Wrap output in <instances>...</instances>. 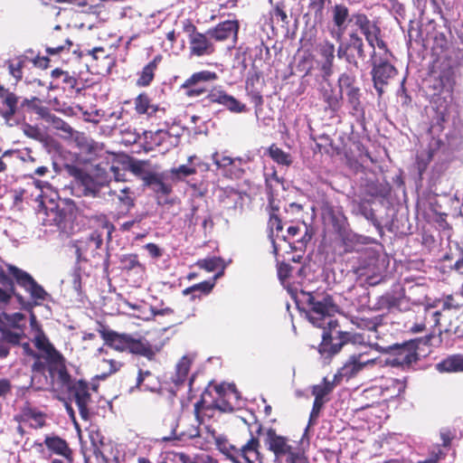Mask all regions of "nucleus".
Instances as JSON below:
<instances>
[{"label":"nucleus","mask_w":463,"mask_h":463,"mask_svg":"<svg viewBox=\"0 0 463 463\" xmlns=\"http://www.w3.org/2000/svg\"><path fill=\"white\" fill-rule=\"evenodd\" d=\"M298 298L309 307L307 314L309 322L323 329L318 351L325 360H330L350 344L352 337L350 333L337 330L338 322L334 318L338 311L337 305L329 294L320 291L301 290Z\"/></svg>","instance_id":"nucleus-1"},{"label":"nucleus","mask_w":463,"mask_h":463,"mask_svg":"<svg viewBox=\"0 0 463 463\" xmlns=\"http://www.w3.org/2000/svg\"><path fill=\"white\" fill-rule=\"evenodd\" d=\"M432 335L425 337L411 339L402 344H394L386 347L375 345L376 349L383 353H392L395 357L387 358L384 362L386 365L409 367L420 357L425 356L430 352V342Z\"/></svg>","instance_id":"nucleus-2"},{"label":"nucleus","mask_w":463,"mask_h":463,"mask_svg":"<svg viewBox=\"0 0 463 463\" xmlns=\"http://www.w3.org/2000/svg\"><path fill=\"white\" fill-rule=\"evenodd\" d=\"M6 267L15 283L29 294V298L23 297L20 293L16 295V300L23 309L32 311L34 307L41 306L44 301L52 298L51 295L27 271L12 264Z\"/></svg>","instance_id":"nucleus-3"},{"label":"nucleus","mask_w":463,"mask_h":463,"mask_svg":"<svg viewBox=\"0 0 463 463\" xmlns=\"http://www.w3.org/2000/svg\"><path fill=\"white\" fill-rule=\"evenodd\" d=\"M106 345L120 352L128 351L131 354L142 355L152 360L156 351L144 338L136 339L128 334H118L116 331L102 328L99 330Z\"/></svg>","instance_id":"nucleus-4"},{"label":"nucleus","mask_w":463,"mask_h":463,"mask_svg":"<svg viewBox=\"0 0 463 463\" xmlns=\"http://www.w3.org/2000/svg\"><path fill=\"white\" fill-rule=\"evenodd\" d=\"M34 345L41 353L40 355L48 364V372L52 382L59 377L63 382L69 379V373L65 366L63 356L54 348L43 331H39L34 337Z\"/></svg>","instance_id":"nucleus-5"},{"label":"nucleus","mask_w":463,"mask_h":463,"mask_svg":"<svg viewBox=\"0 0 463 463\" xmlns=\"http://www.w3.org/2000/svg\"><path fill=\"white\" fill-rule=\"evenodd\" d=\"M65 167L68 174L75 178L73 194L79 197L99 196L100 184L90 175L75 165H66Z\"/></svg>","instance_id":"nucleus-6"},{"label":"nucleus","mask_w":463,"mask_h":463,"mask_svg":"<svg viewBox=\"0 0 463 463\" xmlns=\"http://www.w3.org/2000/svg\"><path fill=\"white\" fill-rule=\"evenodd\" d=\"M54 381L68 389L70 394L74 398L81 418L88 420L90 419L88 404L90 402L88 383L82 380L73 381L70 374L67 382H63L59 377H55Z\"/></svg>","instance_id":"nucleus-7"},{"label":"nucleus","mask_w":463,"mask_h":463,"mask_svg":"<svg viewBox=\"0 0 463 463\" xmlns=\"http://www.w3.org/2000/svg\"><path fill=\"white\" fill-rule=\"evenodd\" d=\"M338 84L341 92L346 96L350 114L356 118H364V109L361 101L362 93L360 88L354 84V78L347 74H342L338 79Z\"/></svg>","instance_id":"nucleus-8"},{"label":"nucleus","mask_w":463,"mask_h":463,"mask_svg":"<svg viewBox=\"0 0 463 463\" xmlns=\"http://www.w3.org/2000/svg\"><path fill=\"white\" fill-rule=\"evenodd\" d=\"M264 443L275 454L277 459L284 458L286 463H290V458L302 454L297 448L290 446L286 438L278 435L272 429L267 430Z\"/></svg>","instance_id":"nucleus-9"},{"label":"nucleus","mask_w":463,"mask_h":463,"mask_svg":"<svg viewBox=\"0 0 463 463\" xmlns=\"http://www.w3.org/2000/svg\"><path fill=\"white\" fill-rule=\"evenodd\" d=\"M217 79L215 72L202 71L194 73L182 85L181 90L188 98H199L208 91L206 83Z\"/></svg>","instance_id":"nucleus-10"},{"label":"nucleus","mask_w":463,"mask_h":463,"mask_svg":"<svg viewBox=\"0 0 463 463\" xmlns=\"http://www.w3.org/2000/svg\"><path fill=\"white\" fill-rule=\"evenodd\" d=\"M102 239L97 232H92L85 239L77 240L73 243L75 249L76 261L78 263L86 262L89 257H95L98 254V250L102 245Z\"/></svg>","instance_id":"nucleus-11"},{"label":"nucleus","mask_w":463,"mask_h":463,"mask_svg":"<svg viewBox=\"0 0 463 463\" xmlns=\"http://www.w3.org/2000/svg\"><path fill=\"white\" fill-rule=\"evenodd\" d=\"M239 30L240 22L234 18L221 22L214 27L208 29L207 34L214 42H224L232 39V46H234L238 41Z\"/></svg>","instance_id":"nucleus-12"},{"label":"nucleus","mask_w":463,"mask_h":463,"mask_svg":"<svg viewBox=\"0 0 463 463\" xmlns=\"http://www.w3.org/2000/svg\"><path fill=\"white\" fill-rule=\"evenodd\" d=\"M330 18L333 25L332 33L340 39L346 32L354 15L350 14V10L345 4L340 3L332 6Z\"/></svg>","instance_id":"nucleus-13"},{"label":"nucleus","mask_w":463,"mask_h":463,"mask_svg":"<svg viewBox=\"0 0 463 463\" xmlns=\"http://www.w3.org/2000/svg\"><path fill=\"white\" fill-rule=\"evenodd\" d=\"M365 353L354 354L349 356L347 361L338 370L335 376L345 378L346 380L354 377L368 364H374L376 359H365Z\"/></svg>","instance_id":"nucleus-14"},{"label":"nucleus","mask_w":463,"mask_h":463,"mask_svg":"<svg viewBox=\"0 0 463 463\" xmlns=\"http://www.w3.org/2000/svg\"><path fill=\"white\" fill-rule=\"evenodd\" d=\"M144 185L151 189L156 194L169 195L173 192L172 182L166 171L154 172L145 178Z\"/></svg>","instance_id":"nucleus-15"},{"label":"nucleus","mask_w":463,"mask_h":463,"mask_svg":"<svg viewBox=\"0 0 463 463\" xmlns=\"http://www.w3.org/2000/svg\"><path fill=\"white\" fill-rule=\"evenodd\" d=\"M214 40L211 39L207 33L194 34L189 41L191 54L195 56H208L215 52Z\"/></svg>","instance_id":"nucleus-16"},{"label":"nucleus","mask_w":463,"mask_h":463,"mask_svg":"<svg viewBox=\"0 0 463 463\" xmlns=\"http://www.w3.org/2000/svg\"><path fill=\"white\" fill-rule=\"evenodd\" d=\"M270 56L269 48L260 40L241 43L236 54V58H269Z\"/></svg>","instance_id":"nucleus-17"},{"label":"nucleus","mask_w":463,"mask_h":463,"mask_svg":"<svg viewBox=\"0 0 463 463\" xmlns=\"http://www.w3.org/2000/svg\"><path fill=\"white\" fill-rule=\"evenodd\" d=\"M456 273L463 280V260L455 263ZM463 307V281L461 289L454 295H449L446 298L436 299V308L441 307L443 310Z\"/></svg>","instance_id":"nucleus-18"},{"label":"nucleus","mask_w":463,"mask_h":463,"mask_svg":"<svg viewBox=\"0 0 463 463\" xmlns=\"http://www.w3.org/2000/svg\"><path fill=\"white\" fill-rule=\"evenodd\" d=\"M206 98L210 102L221 104L232 112L239 113L245 110L244 104L220 89L212 90Z\"/></svg>","instance_id":"nucleus-19"},{"label":"nucleus","mask_w":463,"mask_h":463,"mask_svg":"<svg viewBox=\"0 0 463 463\" xmlns=\"http://www.w3.org/2000/svg\"><path fill=\"white\" fill-rule=\"evenodd\" d=\"M363 40L356 33L350 35L349 42L340 45L337 51L338 58H362L364 56Z\"/></svg>","instance_id":"nucleus-20"},{"label":"nucleus","mask_w":463,"mask_h":463,"mask_svg":"<svg viewBox=\"0 0 463 463\" xmlns=\"http://www.w3.org/2000/svg\"><path fill=\"white\" fill-rule=\"evenodd\" d=\"M0 99L2 104L7 108L5 110H1L0 114L5 118V123L12 126L10 121L16 113L18 97L0 85Z\"/></svg>","instance_id":"nucleus-21"},{"label":"nucleus","mask_w":463,"mask_h":463,"mask_svg":"<svg viewBox=\"0 0 463 463\" xmlns=\"http://www.w3.org/2000/svg\"><path fill=\"white\" fill-rule=\"evenodd\" d=\"M43 218V224L45 226H55L58 230L64 231L66 229L67 213L63 209H60L58 205L46 208Z\"/></svg>","instance_id":"nucleus-22"},{"label":"nucleus","mask_w":463,"mask_h":463,"mask_svg":"<svg viewBox=\"0 0 463 463\" xmlns=\"http://www.w3.org/2000/svg\"><path fill=\"white\" fill-rule=\"evenodd\" d=\"M354 19L355 24L364 34L366 41L371 40L373 37L375 38V35L381 34V28L376 23L370 21L366 14H354Z\"/></svg>","instance_id":"nucleus-23"},{"label":"nucleus","mask_w":463,"mask_h":463,"mask_svg":"<svg viewBox=\"0 0 463 463\" xmlns=\"http://www.w3.org/2000/svg\"><path fill=\"white\" fill-rule=\"evenodd\" d=\"M46 447L54 452L66 458L67 463L72 462L71 450L67 442L60 437H46L44 439Z\"/></svg>","instance_id":"nucleus-24"},{"label":"nucleus","mask_w":463,"mask_h":463,"mask_svg":"<svg viewBox=\"0 0 463 463\" xmlns=\"http://www.w3.org/2000/svg\"><path fill=\"white\" fill-rule=\"evenodd\" d=\"M373 80L379 83H388V80L396 74V69L386 60H381L379 64H374L373 71Z\"/></svg>","instance_id":"nucleus-25"},{"label":"nucleus","mask_w":463,"mask_h":463,"mask_svg":"<svg viewBox=\"0 0 463 463\" xmlns=\"http://www.w3.org/2000/svg\"><path fill=\"white\" fill-rule=\"evenodd\" d=\"M158 382L153 377L149 371H143L142 369H139L137 383L129 389V392H134L135 390L139 389L154 392L158 390Z\"/></svg>","instance_id":"nucleus-26"},{"label":"nucleus","mask_w":463,"mask_h":463,"mask_svg":"<svg viewBox=\"0 0 463 463\" xmlns=\"http://www.w3.org/2000/svg\"><path fill=\"white\" fill-rule=\"evenodd\" d=\"M1 338L5 340L10 346H16L26 337L24 329L20 326L11 327H1Z\"/></svg>","instance_id":"nucleus-27"},{"label":"nucleus","mask_w":463,"mask_h":463,"mask_svg":"<svg viewBox=\"0 0 463 463\" xmlns=\"http://www.w3.org/2000/svg\"><path fill=\"white\" fill-rule=\"evenodd\" d=\"M437 369L445 373L463 372V355L454 354L447 357L437 364Z\"/></svg>","instance_id":"nucleus-28"},{"label":"nucleus","mask_w":463,"mask_h":463,"mask_svg":"<svg viewBox=\"0 0 463 463\" xmlns=\"http://www.w3.org/2000/svg\"><path fill=\"white\" fill-rule=\"evenodd\" d=\"M259 446V439L251 436L250 439L240 449L241 457H242L247 463H255L260 456L258 450Z\"/></svg>","instance_id":"nucleus-29"},{"label":"nucleus","mask_w":463,"mask_h":463,"mask_svg":"<svg viewBox=\"0 0 463 463\" xmlns=\"http://www.w3.org/2000/svg\"><path fill=\"white\" fill-rule=\"evenodd\" d=\"M0 283L2 285V287H0L1 304H8L12 297L16 298L18 292L15 290L14 282L12 279L6 275H3L0 278Z\"/></svg>","instance_id":"nucleus-30"},{"label":"nucleus","mask_w":463,"mask_h":463,"mask_svg":"<svg viewBox=\"0 0 463 463\" xmlns=\"http://www.w3.org/2000/svg\"><path fill=\"white\" fill-rule=\"evenodd\" d=\"M192 364L191 358L184 355L181 358V360L176 364L175 374L173 377V382L175 386L179 387L183 385L187 380V375L190 370V366Z\"/></svg>","instance_id":"nucleus-31"},{"label":"nucleus","mask_w":463,"mask_h":463,"mask_svg":"<svg viewBox=\"0 0 463 463\" xmlns=\"http://www.w3.org/2000/svg\"><path fill=\"white\" fill-rule=\"evenodd\" d=\"M218 449L226 456L232 463H241L239 458L241 451L235 446L230 444L225 439L219 437L216 439Z\"/></svg>","instance_id":"nucleus-32"},{"label":"nucleus","mask_w":463,"mask_h":463,"mask_svg":"<svg viewBox=\"0 0 463 463\" xmlns=\"http://www.w3.org/2000/svg\"><path fill=\"white\" fill-rule=\"evenodd\" d=\"M455 436V430H451L449 429H441L439 430V439L442 442V448L436 451V462L442 458L450 450L451 441Z\"/></svg>","instance_id":"nucleus-33"},{"label":"nucleus","mask_w":463,"mask_h":463,"mask_svg":"<svg viewBox=\"0 0 463 463\" xmlns=\"http://www.w3.org/2000/svg\"><path fill=\"white\" fill-rule=\"evenodd\" d=\"M166 173L172 183H177L184 181L187 176L194 175L196 173V169L187 165H181L177 167L166 170Z\"/></svg>","instance_id":"nucleus-34"},{"label":"nucleus","mask_w":463,"mask_h":463,"mask_svg":"<svg viewBox=\"0 0 463 463\" xmlns=\"http://www.w3.org/2000/svg\"><path fill=\"white\" fill-rule=\"evenodd\" d=\"M367 42L373 50L371 58H386L388 55H392L386 43L381 38V34L375 35V38L373 37Z\"/></svg>","instance_id":"nucleus-35"},{"label":"nucleus","mask_w":463,"mask_h":463,"mask_svg":"<svg viewBox=\"0 0 463 463\" xmlns=\"http://www.w3.org/2000/svg\"><path fill=\"white\" fill-rule=\"evenodd\" d=\"M157 69V60H152L146 64L139 73V77L137 80V85L140 87L148 86L155 76V71Z\"/></svg>","instance_id":"nucleus-36"},{"label":"nucleus","mask_w":463,"mask_h":463,"mask_svg":"<svg viewBox=\"0 0 463 463\" xmlns=\"http://www.w3.org/2000/svg\"><path fill=\"white\" fill-rule=\"evenodd\" d=\"M213 287L214 282L205 280L192 287L186 288L183 290V295H192V299H194L195 298H200L202 295L210 293Z\"/></svg>","instance_id":"nucleus-37"},{"label":"nucleus","mask_w":463,"mask_h":463,"mask_svg":"<svg viewBox=\"0 0 463 463\" xmlns=\"http://www.w3.org/2000/svg\"><path fill=\"white\" fill-rule=\"evenodd\" d=\"M148 162L144 160H131L128 164V170L145 183V178L154 172L147 169Z\"/></svg>","instance_id":"nucleus-38"},{"label":"nucleus","mask_w":463,"mask_h":463,"mask_svg":"<svg viewBox=\"0 0 463 463\" xmlns=\"http://www.w3.org/2000/svg\"><path fill=\"white\" fill-rule=\"evenodd\" d=\"M84 271L81 267V263L75 262V265L70 274L71 278L72 288L75 290L78 296L82 293V276Z\"/></svg>","instance_id":"nucleus-39"},{"label":"nucleus","mask_w":463,"mask_h":463,"mask_svg":"<svg viewBox=\"0 0 463 463\" xmlns=\"http://www.w3.org/2000/svg\"><path fill=\"white\" fill-rule=\"evenodd\" d=\"M269 155L273 159V161L279 165L288 166L292 163L291 156L275 145H272L269 148Z\"/></svg>","instance_id":"nucleus-40"},{"label":"nucleus","mask_w":463,"mask_h":463,"mask_svg":"<svg viewBox=\"0 0 463 463\" xmlns=\"http://www.w3.org/2000/svg\"><path fill=\"white\" fill-rule=\"evenodd\" d=\"M110 194H113L117 196V199L118 200L119 203L126 207L127 210H129L131 207L134 206V197H133V192L129 187H123L121 188L118 193L117 191H113Z\"/></svg>","instance_id":"nucleus-41"},{"label":"nucleus","mask_w":463,"mask_h":463,"mask_svg":"<svg viewBox=\"0 0 463 463\" xmlns=\"http://www.w3.org/2000/svg\"><path fill=\"white\" fill-rule=\"evenodd\" d=\"M136 110L139 114H153L156 108L150 105V99L146 94H139L135 100Z\"/></svg>","instance_id":"nucleus-42"},{"label":"nucleus","mask_w":463,"mask_h":463,"mask_svg":"<svg viewBox=\"0 0 463 463\" xmlns=\"http://www.w3.org/2000/svg\"><path fill=\"white\" fill-rule=\"evenodd\" d=\"M90 197H84L76 203L75 207L77 211L81 213L86 217H92V213L98 212V203L94 201H90Z\"/></svg>","instance_id":"nucleus-43"},{"label":"nucleus","mask_w":463,"mask_h":463,"mask_svg":"<svg viewBox=\"0 0 463 463\" xmlns=\"http://www.w3.org/2000/svg\"><path fill=\"white\" fill-rule=\"evenodd\" d=\"M333 383L324 379L323 384L314 385L312 388V394L315 396V400L325 402L324 398L333 391Z\"/></svg>","instance_id":"nucleus-44"},{"label":"nucleus","mask_w":463,"mask_h":463,"mask_svg":"<svg viewBox=\"0 0 463 463\" xmlns=\"http://www.w3.org/2000/svg\"><path fill=\"white\" fill-rule=\"evenodd\" d=\"M22 130L27 137L36 141L44 142L46 139L45 134L36 126L24 123L22 126Z\"/></svg>","instance_id":"nucleus-45"},{"label":"nucleus","mask_w":463,"mask_h":463,"mask_svg":"<svg viewBox=\"0 0 463 463\" xmlns=\"http://www.w3.org/2000/svg\"><path fill=\"white\" fill-rule=\"evenodd\" d=\"M49 123H51L55 129L62 131L64 133V137L70 138L74 134L73 128L57 116H54Z\"/></svg>","instance_id":"nucleus-46"},{"label":"nucleus","mask_w":463,"mask_h":463,"mask_svg":"<svg viewBox=\"0 0 463 463\" xmlns=\"http://www.w3.org/2000/svg\"><path fill=\"white\" fill-rule=\"evenodd\" d=\"M73 46V43L70 40H65L64 44H54L52 43L46 46V52L49 55H58V54H68L71 47Z\"/></svg>","instance_id":"nucleus-47"},{"label":"nucleus","mask_w":463,"mask_h":463,"mask_svg":"<svg viewBox=\"0 0 463 463\" xmlns=\"http://www.w3.org/2000/svg\"><path fill=\"white\" fill-rule=\"evenodd\" d=\"M316 61L318 71V73H315L316 77H321L324 80H327L328 77L332 74V60H322L321 62L316 60Z\"/></svg>","instance_id":"nucleus-48"},{"label":"nucleus","mask_w":463,"mask_h":463,"mask_svg":"<svg viewBox=\"0 0 463 463\" xmlns=\"http://www.w3.org/2000/svg\"><path fill=\"white\" fill-rule=\"evenodd\" d=\"M326 5V3L308 4L309 12L316 22L322 23L325 20V8Z\"/></svg>","instance_id":"nucleus-49"},{"label":"nucleus","mask_w":463,"mask_h":463,"mask_svg":"<svg viewBox=\"0 0 463 463\" xmlns=\"http://www.w3.org/2000/svg\"><path fill=\"white\" fill-rule=\"evenodd\" d=\"M222 260L221 258H211L206 259L199 262L201 268L206 269L207 271H213L222 266Z\"/></svg>","instance_id":"nucleus-50"},{"label":"nucleus","mask_w":463,"mask_h":463,"mask_svg":"<svg viewBox=\"0 0 463 463\" xmlns=\"http://www.w3.org/2000/svg\"><path fill=\"white\" fill-rule=\"evenodd\" d=\"M433 150L430 149L427 155H418L417 156V167L419 175L421 176L425 169L427 168V165L432 156Z\"/></svg>","instance_id":"nucleus-51"},{"label":"nucleus","mask_w":463,"mask_h":463,"mask_svg":"<svg viewBox=\"0 0 463 463\" xmlns=\"http://www.w3.org/2000/svg\"><path fill=\"white\" fill-rule=\"evenodd\" d=\"M335 45L328 42L324 41L319 44V53L324 58H335Z\"/></svg>","instance_id":"nucleus-52"},{"label":"nucleus","mask_w":463,"mask_h":463,"mask_svg":"<svg viewBox=\"0 0 463 463\" xmlns=\"http://www.w3.org/2000/svg\"><path fill=\"white\" fill-rule=\"evenodd\" d=\"M271 15L277 21V23H280L282 27H288L289 24V17L287 14V10L273 8Z\"/></svg>","instance_id":"nucleus-53"},{"label":"nucleus","mask_w":463,"mask_h":463,"mask_svg":"<svg viewBox=\"0 0 463 463\" xmlns=\"http://www.w3.org/2000/svg\"><path fill=\"white\" fill-rule=\"evenodd\" d=\"M102 364L105 366H109V373H102L99 376L100 379H105L108 375L116 373L119 370L122 364L120 362L115 361V360H106L104 359L102 361Z\"/></svg>","instance_id":"nucleus-54"},{"label":"nucleus","mask_w":463,"mask_h":463,"mask_svg":"<svg viewBox=\"0 0 463 463\" xmlns=\"http://www.w3.org/2000/svg\"><path fill=\"white\" fill-rule=\"evenodd\" d=\"M215 390L219 394H225L226 391H229L234 395L235 399H239V392L234 383H222L216 386Z\"/></svg>","instance_id":"nucleus-55"},{"label":"nucleus","mask_w":463,"mask_h":463,"mask_svg":"<svg viewBox=\"0 0 463 463\" xmlns=\"http://www.w3.org/2000/svg\"><path fill=\"white\" fill-rule=\"evenodd\" d=\"M213 159L218 167H226L233 164L232 157L227 156H220L218 153L213 155Z\"/></svg>","instance_id":"nucleus-56"},{"label":"nucleus","mask_w":463,"mask_h":463,"mask_svg":"<svg viewBox=\"0 0 463 463\" xmlns=\"http://www.w3.org/2000/svg\"><path fill=\"white\" fill-rule=\"evenodd\" d=\"M33 110L36 114H38L43 119H44L48 123L55 116L50 111V109L47 107L35 105L33 106Z\"/></svg>","instance_id":"nucleus-57"},{"label":"nucleus","mask_w":463,"mask_h":463,"mask_svg":"<svg viewBox=\"0 0 463 463\" xmlns=\"http://www.w3.org/2000/svg\"><path fill=\"white\" fill-rule=\"evenodd\" d=\"M359 213L368 221L375 222V214L373 210L365 203H361L358 206Z\"/></svg>","instance_id":"nucleus-58"},{"label":"nucleus","mask_w":463,"mask_h":463,"mask_svg":"<svg viewBox=\"0 0 463 463\" xmlns=\"http://www.w3.org/2000/svg\"><path fill=\"white\" fill-rule=\"evenodd\" d=\"M182 28L184 33H186L190 38H193L194 34H198L196 26L194 24L191 19H184L182 21Z\"/></svg>","instance_id":"nucleus-59"},{"label":"nucleus","mask_w":463,"mask_h":463,"mask_svg":"<svg viewBox=\"0 0 463 463\" xmlns=\"http://www.w3.org/2000/svg\"><path fill=\"white\" fill-rule=\"evenodd\" d=\"M33 358L35 359L34 363L32 365V369L33 372L43 373L46 370L48 371L47 362L45 360L42 361L41 359H43V357H41V355L39 354H38V357H33Z\"/></svg>","instance_id":"nucleus-60"},{"label":"nucleus","mask_w":463,"mask_h":463,"mask_svg":"<svg viewBox=\"0 0 463 463\" xmlns=\"http://www.w3.org/2000/svg\"><path fill=\"white\" fill-rule=\"evenodd\" d=\"M325 402L314 400L312 411L309 416V423H312L318 418L319 412L324 405Z\"/></svg>","instance_id":"nucleus-61"},{"label":"nucleus","mask_w":463,"mask_h":463,"mask_svg":"<svg viewBox=\"0 0 463 463\" xmlns=\"http://www.w3.org/2000/svg\"><path fill=\"white\" fill-rule=\"evenodd\" d=\"M149 311H150V317H147L146 318V320H149L150 318H153L156 316H165V315H170V314L174 313V310L170 307L157 309L156 307H150Z\"/></svg>","instance_id":"nucleus-62"},{"label":"nucleus","mask_w":463,"mask_h":463,"mask_svg":"<svg viewBox=\"0 0 463 463\" xmlns=\"http://www.w3.org/2000/svg\"><path fill=\"white\" fill-rule=\"evenodd\" d=\"M145 248L153 258H159L162 255L160 248L155 243H147Z\"/></svg>","instance_id":"nucleus-63"},{"label":"nucleus","mask_w":463,"mask_h":463,"mask_svg":"<svg viewBox=\"0 0 463 463\" xmlns=\"http://www.w3.org/2000/svg\"><path fill=\"white\" fill-rule=\"evenodd\" d=\"M19 345H21L24 354L32 357H38V354L32 348L29 342H24L23 340Z\"/></svg>","instance_id":"nucleus-64"}]
</instances>
